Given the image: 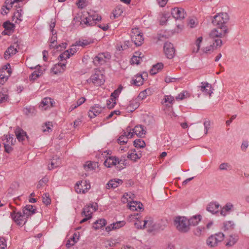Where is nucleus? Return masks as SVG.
<instances>
[{"label": "nucleus", "instance_id": "obj_1", "mask_svg": "<svg viewBox=\"0 0 249 249\" xmlns=\"http://www.w3.org/2000/svg\"><path fill=\"white\" fill-rule=\"evenodd\" d=\"M229 20V17L226 13H221L215 15L212 20V23L217 28L211 32L210 37H222L226 36L228 33V28L226 24Z\"/></svg>", "mask_w": 249, "mask_h": 249}, {"label": "nucleus", "instance_id": "obj_2", "mask_svg": "<svg viewBox=\"0 0 249 249\" xmlns=\"http://www.w3.org/2000/svg\"><path fill=\"white\" fill-rule=\"evenodd\" d=\"M144 223L142 226H140V228H147V231L148 232H156L160 231H162L164 229L165 225L162 224V222L159 221L154 222L152 219L149 218L148 220H144Z\"/></svg>", "mask_w": 249, "mask_h": 249}, {"label": "nucleus", "instance_id": "obj_3", "mask_svg": "<svg viewBox=\"0 0 249 249\" xmlns=\"http://www.w3.org/2000/svg\"><path fill=\"white\" fill-rule=\"evenodd\" d=\"M177 229L182 232H186L189 230L188 219L184 216L177 217L174 221Z\"/></svg>", "mask_w": 249, "mask_h": 249}, {"label": "nucleus", "instance_id": "obj_4", "mask_svg": "<svg viewBox=\"0 0 249 249\" xmlns=\"http://www.w3.org/2000/svg\"><path fill=\"white\" fill-rule=\"evenodd\" d=\"M89 81L97 86L104 84L105 78L103 71L96 69L94 71V73L91 75Z\"/></svg>", "mask_w": 249, "mask_h": 249}, {"label": "nucleus", "instance_id": "obj_5", "mask_svg": "<svg viewBox=\"0 0 249 249\" xmlns=\"http://www.w3.org/2000/svg\"><path fill=\"white\" fill-rule=\"evenodd\" d=\"M101 19V17L98 15H89L88 17L84 18L83 21L80 22V24L83 28L92 26L96 24V21H99Z\"/></svg>", "mask_w": 249, "mask_h": 249}, {"label": "nucleus", "instance_id": "obj_6", "mask_svg": "<svg viewBox=\"0 0 249 249\" xmlns=\"http://www.w3.org/2000/svg\"><path fill=\"white\" fill-rule=\"evenodd\" d=\"M224 237V234L219 232L210 236L207 240V245L210 247H214L217 245L219 242H221Z\"/></svg>", "mask_w": 249, "mask_h": 249}, {"label": "nucleus", "instance_id": "obj_7", "mask_svg": "<svg viewBox=\"0 0 249 249\" xmlns=\"http://www.w3.org/2000/svg\"><path fill=\"white\" fill-rule=\"evenodd\" d=\"M220 37L212 38L213 39L212 44L204 48L203 51L205 53H211L217 48L220 47L222 44V41Z\"/></svg>", "mask_w": 249, "mask_h": 249}, {"label": "nucleus", "instance_id": "obj_8", "mask_svg": "<svg viewBox=\"0 0 249 249\" xmlns=\"http://www.w3.org/2000/svg\"><path fill=\"white\" fill-rule=\"evenodd\" d=\"M90 188V185L86 180H82L76 183L75 189L77 193H85Z\"/></svg>", "mask_w": 249, "mask_h": 249}, {"label": "nucleus", "instance_id": "obj_9", "mask_svg": "<svg viewBox=\"0 0 249 249\" xmlns=\"http://www.w3.org/2000/svg\"><path fill=\"white\" fill-rule=\"evenodd\" d=\"M164 52L168 58H173L175 53V49L173 45L170 42H165L164 45Z\"/></svg>", "mask_w": 249, "mask_h": 249}, {"label": "nucleus", "instance_id": "obj_10", "mask_svg": "<svg viewBox=\"0 0 249 249\" xmlns=\"http://www.w3.org/2000/svg\"><path fill=\"white\" fill-rule=\"evenodd\" d=\"M10 215L12 219L18 225H21L25 223L24 222L25 216L21 212H18L16 213L15 211H13L12 213H11Z\"/></svg>", "mask_w": 249, "mask_h": 249}, {"label": "nucleus", "instance_id": "obj_11", "mask_svg": "<svg viewBox=\"0 0 249 249\" xmlns=\"http://www.w3.org/2000/svg\"><path fill=\"white\" fill-rule=\"evenodd\" d=\"M98 207V206L97 203H90L89 205H87L84 207L82 214L85 216H92V212L91 211L90 209L92 208L93 211L95 212L97 210Z\"/></svg>", "mask_w": 249, "mask_h": 249}, {"label": "nucleus", "instance_id": "obj_12", "mask_svg": "<svg viewBox=\"0 0 249 249\" xmlns=\"http://www.w3.org/2000/svg\"><path fill=\"white\" fill-rule=\"evenodd\" d=\"M104 108V107H102L97 104L91 107L88 112L89 116L90 118H94L95 117L100 114Z\"/></svg>", "mask_w": 249, "mask_h": 249}, {"label": "nucleus", "instance_id": "obj_13", "mask_svg": "<svg viewBox=\"0 0 249 249\" xmlns=\"http://www.w3.org/2000/svg\"><path fill=\"white\" fill-rule=\"evenodd\" d=\"M171 14L173 17L177 19H182L185 18V12L181 8H174L172 9Z\"/></svg>", "mask_w": 249, "mask_h": 249}, {"label": "nucleus", "instance_id": "obj_14", "mask_svg": "<svg viewBox=\"0 0 249 249\" xmlns=\"http://www.w3.org/2000/svg\"><path fill=\"white\" fill-rule=\"evenodd\" d=\"M53 100L49 97L44 98L41 102L39 108L45 110L53 107Z\"/></svg>", "mask_w": 249, "mask_h": 249}, {"label": "nucleus", "instance_id": "obj_15", "mask_svg": "<svg viewBox=\"0 0 249 249\" xmlns=\"http://www.w3.org/2000/svg\"><path fill=\"white\" fill-rule=\"evenodd\" d=\"M201 86L199 87L200 90L205 95H211L213 93L211 85L207 82H202Z\"/></svg>", "mask_w": 249, "mask_h": 249}, {"label": "nucleus", "instance_id": "obj_16", "mask_svg": "<svg viewBox=\"0 0 249 249\" xmlns=\"http://www.w3.org/2000/svg\"><path fill=\"white\" fill-rule=\"evenodd\" d=\"M122 160H119L115 157H110L107 159L104 162V165L107 167H110L113 165H115L117 163H122Z\"/></svg>", "mask_w": 249, "mask_h": 249}, {"label": "nucleus", "instance_id": "obj_17", "mask_svg": "<svg viewBox=\"0 0 249 249\" xmlns=\"http://www.w3.org/2000/svg\"><path fill=\"white\" fill-rule=\"evenodd\" d=\"M36 209L31 205H27L23 209V213L26 217L36 213Z\"/></svg>", "mask_w": 249, "mask_h": 249}, {"label": "nucleus", "instance_id": "obj_18", "mask_svg": "<svg viewBox=\"0 0 249 249\" xmlns=\"http://www.w3.org/2000/svg\"><path fill=\"white\" fill-rule=\"evenodd\" d=\"M144 78L142 74H138L135 75L132 80V84L136 86H140L143 84Z\"/></svg>", "mask_w": 249, "mask_h": 249}, {"label": "nucleus", "instance_id": "obj_19", "mask_svg": "<svg viewBox=\"0 0 249 249\" xmlns=\"http://www.w3.org/2000/svg\"><path fill=\"white\" fill-rule=\"evenodd\" d=\"M106 62V56L104 53H99L95 56L93 59V63L95 65L103 64Z\"/></svg>", "mask_w": 249, "mask_h": 249}, {"label": "nucleus", "instance_id": "obj_20", "mask_svg": "<svg viewBox=\"0 0 249 249\" xmlns=\"http://www.w3.org/2000/svg\"><path fill=\"white\" fill-rule=\"evenodd\" d=\"M131 40L134 42L137 46H141L143 41V38L142 34L138 36V35H131Z\"/></svg>", "mask_w": 249, "mask_h": 249}, {"label": "nucleus", "instance_id": "obj_21", "mask_svg": "<svg viewBox=\"0 0 249 249\" xmlns=\"http://www.w3.org/2000/svg\"><path fill=\"white\" fill-rule=\"evenodd\" d=\"M65 68L66 64L58 63L54 65V67L52 69V70L54 74H57L63 72L65 70Z\"/></svg>", "mask_w": 249, "mask_h": 249}, {"label": "nucleus", "instance_id": "obj_22", "mask_svg": "<svg viewBox=\"0 0 249 249\" xmlns=\"http://www.w3.org/2000/svg\"><path fill=\"white\" fill-rule=\"evenodd\" d=\"M129 208L132 211H140L142 209V204L138 201H131L129 203Z\"/></svg>", "mask_w": 249, "mask_h": 249}, {"label": "nucleus", "instance_id": "obj_23", "mask_svg": "<svg viewBox=\"0 0 249 249\" xmlns=\"http://www.w3.org/2000/svg\"><path fill=\"white\" fill-rule=\"evenodd\" d=\"M107 224L106 220L104 218L99 219L94 222L93 228L97 230L104 227Z\"/></svg>", "mask_w": 249, "mask_h": 249}, {"label": "nucleus", "instance_id": "obj_24", "mask_svg": "<svg viewBox=\"0 0 249 249\" xmlns=\"http://www.w3.org/2000/svg\"><path fill=\"white\" fill-rule=\"evenodd\" d=\"M123 181L120 179H111L109 181L107 184L108 189L115 188L118 186L119 184H121Z\"/></svg>", "mask_w": 249, "mask_h": 249}, {"label": "nucleus", "instance_id": "obj_25", "mask_svg": "<svg viewBox=\"0 0 249 249\" xmlns=\"http://www.w3.org/2000/svg\"><path fill=\"white\" fill-rule=\"evenodd\" d=\"M219 207L217 203H210L207 207V210L212 213H215L218 212Z\"/></svg>", "mask_w": 249, "mask_h": 249}, {"label": "nucleus", "instance_id": "obj_26", "mask_svg": "<svg viewBox=\"0 0 249 249\" xmlns=\"http://www.w3.org/2000/svg\"><path fill=\"white\" fill-rule=\"evenodd\" d=\"M17 49L14 46H10L5 51L4 53V57L5 59L9 58L11 56L13 55L17 52Z\"/></svg>", "mask_w": 249, "mask_h": 249}, {"label": "nucleus", "instance_id": "obj_27", "mask_svg": "<svg viewBox=\"0 0 249 249\" xmlns=\"http://www.w3.org/2000/svg\"><path fill=\"white\" fill-rule=\"evenodd\" d=\"M133 133L136 134L138 136L142 137L143 135H144L146 131L142 125H137L132 129Z\"/></svg>", "mask_w": 249, "mask_h": 249}, {"label": "nucleus", "instance_id": "obj_28", "mask_svg": "<svg viewBox=\"0 0 249 249\" xmlns=\"http://www.w3.org/2000/svg\"><path fill=\"white\" fill-rule=\"evenodd\" d=\"M17 139L19 141H22L24 140L26 133L19 127H17L15 131Z\"/></svg>", "mask_w": 249, "mask_h": 249}, {"label": "nucleus", "instance_id": "obj_29", "mask_svg": "<svg viewBox=\"0 0 249 249\" xmlns=\"http://www.w3.org/2000/svg\"><path fill=\"white\" fill-rule=\"evenodd\" d=\"M142 156V153L140 150L136 153H128L127 158L135 161L140 159Z\"/></svg>", "mask_w": 249, "mask_h": 249}, {"label": "nucleus", "instance_id": "obj_30", "mask_svg": "<svg viewBox=\"0 0 249 249\" xmlns=\"http://www.w3.org/2000/svg\"><path fill=\"white\" fill-rule=\"evenodd\" d=\"M233 205L231 203H227L222 209L220 214L225 216L233 208Z\"/></svg>", "mask_w": 249, "mask_h": 249}, {"label": "nucleus", "instance_id": "obj_31", "mask_svg": "<svg viewBox=\"0 0 249 249\" xmlns=\"http://www.w3.org/2000/svg\"><path fill=\"white\" fill-rule=\"evenodd\" d=\"M163 68V64L162 63H158L153 66L152 68L150 70V73L151 75L156 74Z\"/></svg>", "mask_w": 249, "mask_h": 249}, {"label": "nucleus", "instance_id": "obj_32", "mask_svg": "<svg viewBox=\"0 0 249 249\" xmlns=\"http://www.w3.org/2000/svg\"><path fill=\"white\" fill-rule=\"evenodd\" d=\"M201 219V216L200 214L193 216L188 219L189 224L190 225L196 226Z\"/></svg>", "mask_w": 249, "mask_h": 249}, {"label": "nucleus", "instance_id": "obj_33", "mask_svg": "<svg viewBox=\"0 0 249 249\" xmlns=\"http://www.w3.org/2000/svg\"><path fill=\"white\" fill-rule=\"evenodd\" d=\"M238 237L237 235H230L228 242L226 244L227 247H231L234 245L238 241Z\"/></svg>", "mask_w": 249, "mask_h": 249}, {"label": "nucleus", "instance_id": "obj_34", "mask_svg": "<svg viewBox=\"0 0 249 249\" xmlns=\"http://www.w3.org/2000/svg\"><path fill=\"white\" fill-rule=\"evenodd\" d=\"M151 91L150 89H147L142 91H141L139 95L138 98L142 100L145 98L147 96L151 95Z\"/></svg>", "mask_w": 249, "mask_h": 249}, {"label": "nucleus", "instance_id": "obj_35", "mask_svg": "<svg viewBox=\"0 0 249 249\" xmlns=\"http://www.w3.org/2000/svg\"><path fill=\"white\" fill-rule=\"evenodd\" d=\"M60 164V162L59 158H58L57 159H53V161H51V165L48 166V169L49 170H52L53 168L59 166Z\"/></svg>", "mask_w": 249, "mask_h": 249}, {"label": "nucleus", "instance_id": "obj_36", "mask_svg": "<svg viewBox=\"0 0 249 249\" xmlns=\"http://www.w3.org/2000/svg\"><path fill=\"white\" fill-rule=\"evenodd\" d=\"M122 89V87L120 86V87L117 89L115 90L113 92H112L111 94L110 100L111 101H115L116 98L118 96L119 94L121 93V91Z\"/></svg>", "mask_w": 249, "mask_h": 249}, {"label": "nucleus", "instance_id": "obj_37", "mask_svg": "<svg viewBox=\"0 0 249 249\" xmlns=\"http://www.w3.org/2000/svg\"><path fill=\"white\" fill-rule=\"evenodd\" d=\"M139 106V104L137 101L132 100L130 102L128 108H130L129 110L130 111H133L134 110H135L137 108H138Z\"/></svg>", "mask_w": 249, "mask_h": 249}, {"label": "nucleus", "instance_id": "obj_38", "mask_svg": "<svg viewBox=\"0 0 249 249\" xmlns=\"http://www.w3.org/2000/svg\"><path fill=\"white\" fill-rule=\"evenodd\" d=\"M128 137L124 134L121 135L118 139V142L121 145H124L127 142Z\"/></svg>", "mask_w": 249, "mask_h": 249}, {"label": "nucleus", "instance_id": "obj_39", "mask_svg": "<svg viewBox=\"0 0 249 249\" xmlns=\"http://www.w3.org/2000/svg\"><path fill=\"white\" fill-rule=\"evenodd\" d=\"M134 145L136 148H143L145 146V143L143 140L138 139L134 141Z\"/></svg>", "mask_w": 249, "mask_h": 249}, {"label": "nucleus", "instance_id": "obj_40", "mask_svg": "<svg viewBox=\"0 0 249 249\" xmlns=\"http://www.w3.org/2000/svg\"><path fill=\"white\" fill-rule=\"evenodd\" d=\"M136 55H134L131 59V63L132 64H139L142 58L140 56H138V53H136Z\"/></svg>", "mask_w": 249, "mask_h": 249}, {"label": "nucleus", "instance_id": "obj_41", "mask_svg": "<svg viewBox=\"0 0 249 249\" xmlns=\"http://www.w3.org/2000/svg\"><path fill=\"white\" fill-rule=\"evenodd\" d=\"M42 202L46 205H48L51 204V198H50L49 195L47 193L44 194L42 196Z\"/></svg>", "mask_w": 249, "mask_h": 249}, {"label": "nucleus", "instance_id": "obj_42", "mask_svg": "<svg viewBox=\"0 0 249 249\" xmlns=\"http://www.w3.org/2000/svg\"><path fill=\"white\" fill-rule=\"evenodd\" d=\"M3 26L6 30L11 31H13L15 27L13 23H11L9 21H6L3 23Z\"/></svg>", "mask_w": 249, "mask_h": 249}, {"label": "nucleus", "instance_id": "obj_43", "mask_svg": "<svg viewBox=\"0 0 249 249\" xmlns=\"http://www.w3.org/2000/svg\"><path fill=\"white\" fill-rule=\"evenodd\" d=\"M190 95L186 91H183L179 94L176 97V99L177 100H182L185 98H186L189 97Z\"/></svg>", "mask_w": 249, "mask_h": 249}, {"label": "nucleus", "instance_id": "obj_44", "mask_svg": "<svg viewBox=\"0 0 249 249\" xmlns=\"http://www.w3.org/2000/svg\"><path fill=\"white\" fill-rule=\"evenodd\" d=\"M48 180V178L46 177L42 178L38 181L37 184V188L40 189L42 187L44 186L45 184L47 183Z\"/></svg>", "mask_w": 249, "mask_h": 249}, {"label": "nucleus", "instance_id": "obj_45", "mask_svg": "<svg viewBox=\"0 0 249 249\" xmlns=\"http://www.w3.org/2000/svg\"><path fill=\"white\" fill-rule=\"evenodd\" d=\"M125 224V222L124 221H117L115 223H112V228L114 229L115 230L119 229L123 227Z\"/></svg>", "mask_w": 249, "mask_h": 249}, {"label": "nucleus", "instance_id": "obj_46", "mask_svg": "<svg viewBox=\"0 0 249 249\" xmlns=\"http://www.w3.org/2000/svg\"><path fill=\"white\" fill-rule=\"evenodd\" d=\"M3 138H4V140H6L7 143H9L11 144V145L14 144V142L15 141V140L14 139L13 135H4Z\"/></svg>", "mask_w": 249, "mask_h": 249}, {"label": "nucleus", "instance_id": "obj_47", "mask_svg": "<svg viewBox=\"0 0 249 249\" xmlns=\"http://www.w3.org/2000/svg\"><path fill=\"white\" fill-rule=\"evenodd\" d=\"M219 169L220 170H228L231 169V166L229 163L224 162L219 165Z\"/></svg>", "mask_w": 249, "mask_h": 249}, {"label": "nucleus", "instance_id": "obj_48", "mask_svg": "<svg viewBox=\"0 0 249 249\" xmlns=\"http://www.w3.org/2000/svg\"><path fill=\"white\" fill-rule=\"evenodd\" d=\"M163 100L165 103H169L170 105H172L175 99L174 97L171 95H165Z\"/></svg>", "mask_w": 249, "mask_h": 249}, {"label": "nucleus", "instance_id": "obj_49", "mask_svg": "<svg viewBox=\"0 0 249 249\" xmlns=\"http://www.w3.org/2000/svg\"><path fill=\"white\" fill-rule=\"evenodd\" d=\"M8 99V95L6 92H0V104L6 102Z\"/></svg>", "mask_w": 249, "mask_h": 249}, {"label": "nucleus", "instance_id": "obj_50", "mask_svg": "<svg viewBox=\"0 0 249 249\" xmlns=\"http://www.w3.org/2000/svg\"><path fill=\"white\" fill-rule=\"evenodd\" d=\"M202 40H203V37L202 36H200L197 38V39L196 40V45L197 48L196 50L195 49L193 50V52L197 53L198 52V51L199 50V49H200V44L202 42Z\"/></svg>", "mask_w": 249, "mask_h": 249}, {"label": "nucleus", "instance_id": "obj_51", "mask_svg": "<svg viewBox=\"0 0 249 249\" xmlns=\"http://www.w3.org/2000/svg\"><path fill=\"white\" fill-rule=\"evenodd\" d=\"M41 74H42L41 71H35L33 72V73L32 74V75L30 76V79L31 80H35L36 78H37Z\"/></svg>", "mask_w": 249, "mask_h": 249}, {"label": "nucleus", "instance_id": "obj_52", "mask_svg": "<svg viewBox=\"0 0 249 249\" xmlns=\"http://www.w3.org/2000/svg\"><path fill=\"white\" fill-rule=\"evenodd\" d=\"M52 126L50 122L45 123L44 126H43L42 130L43 132H50L52 131V129L51 127Z\"/></svg>", "mask_w": 249, "mask_h": 249}, {"label": "nucleus", "instance_id": "obj_53", "mask_svg": "<svg viewBox=\"0 0 249 249\" xmlns=\"http://www.w3.org/2000/svg\"><path fill=\"white\" fill-rule=\"evenodd\" d=\"M123 13V11L119 7H116L115 8L114 10H113V14L114 18H116L119 17L121 13Z\"/></svg>", "mask_w": 249, "mask_h": 249}, {"label": "nucleus", "instance_id": "obj_54", "mask_svg": "<svg viewBox=\"0 0 249 249\" xmlns=\"http://www.w3.org/2000/svg\"><path fill=\"white\" fill-rule=\"evenodd\" d=\"M70 57V54H69V53L67 50L65 51L63 53L61 54L59 56V57L61 59V60H66L67 58H69Z\"/></svg>", "mask_w": 249, "mask_h": 249}, {"label": "nucleus", "instance_id": "obj_55", "mask_svg": "<svg viewBox=\"0 0 249 249\" xmlns=\"http://www.w3.org/2000/svg\"><path fill=\"white\" fill-rule=\"evenodd\" d=\"M4 147L5 149V151L8 153H9L12 151V148L11 147V145L9 143L4 142Z\"/></svg>", "mask_w": 249, "mask_h": 249}, {"label": "nucleus", "instance_id": "obj_56", "mask_svg": "<svg viewBox=\"0 0 249 249\" xmlns=\"http://www.w3.org/2000/svg\"><path fill=\"white\" fill-rule=\"evenodd\" d=\"M83 21V20H82L81 18L79 17H75L73 18V21H72V24L75 25H79L81 26V25L80 24V22Z\"/></svg>", "mask_w": 249, "mask_h": 249}, {"label": "nucleus", "instance_id": "obj_57", "mask_svg": "<svg viewBox=\"0 0 249 249\" xmlns=\"http://www.w3.org/2000/svg\"><path fill=\"white\" fill-rule=\"evenodd\" d=\"M35 109L34 108L29 107V108H25L24 109V111L25 113L27 115H33L34 113Z\"/></svg>", "mask_w": 249, "mask_h": 249}, {"label": "nucleus", "instance_id": "obj_58", "mask_svg": "<svg viewBox=\"0 0 249 249\" xmlns=\"http://www.w3.org/2000/svg\"><path fill=\"white\" fill-rule=\"evenodd\" d=\"M204 229L203 227H198L196 228L194 231V234L197 236H199L201 234L202 231Z\"/></svg>", "mask_w": 249, "mask_h": 249}, {"label": "nucleus", "instance_id": "obj_59", "mask_svg": "<svg viewBox=\"0 0 249 249\" xmlns=\"http://www.w3.org/2000/svg\"><path fill=\"white\" fill-rule=\"evenodd\" d=\"M50 49L55 48L57 51H60L61 49H59V47H61V45H57V41L56 42H50V44L49 45Z\"/></svg>", "mask_w": 249, "mask_h": 249}, {"label": "nucleus", "instance_id": "obj_60", "mask_svg": "<svg viewBox=\"0 0 249 249\" xmlns=\"http://www.w3.org/2000/svg\"><path fill=\"white\" fill-rule=\"evenodd\" d=\"M197 25V22L196 20L193 18L189 19L188 22V26L191 28H193L195 27Z\"/></svg>", "mask_w": 249, "mask_h": 249}, {"label": "nucleus", "instance_id": "obj_61", "mask_svg": "<svg viewBox=\"0 0 249 249\" xmlns=\"http://www.w3.org/2000/svg\"><path fill=\"white\" fill-rule=\"evenodd\" d=\"M115 104L116 102L114 101H111L110 99L109 100H107V107L108 108H112L113 107H114Z\"/></svg>", "mask_w": 249, "mask_h": 249}, {"label": "nucleus", "instance_id": "obj_62", "mask_svg": "<svg viewBox=\"0 0 249 249\" xmlns=\"http://www.w3.org/2000/svg\"><path fill=\"white\" fill-rule=\"evenodd\" d=\"M22 11V10L20 9L19 10H18L17 12H15L14 13V16L16 17L17 18V19L19 20L20 21L21 20L20 19V18L22 17L21 12Z\"/></svg>", "mask_w": 249, "mask_h": 249}, {"label": "nucleus", "instance_id": "obj_63", "mask_svg": "<svg viewBox=\"0 0 249 249\" xmlns=\"http://www.w3.org/2000/svg\"><path fill=\"white\" fill-rule=\"evenodd\" d=\"M55 26V20L54 19H52L50 24V28L52 33H54V28Z\"/></svg>", "mask_w": 249, "mask_h": 249}, {"label": "nucleus", "instance_id": "obj_64", "mask_svg": "<svg viewBox=\"0 0 249 249\" xmlns=\"http://www.w3.org/2000/svg\"><path fill=\"white\" fill-rule=\"evenodd\" d=\"M204 126L205 128V134H207L208 131L210 126V122L209 121H205L204 122Z\"/></svg>", "mask_w": 249, "mask_h": 249}]
</instances>
